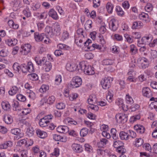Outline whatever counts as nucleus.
I'll return each instance as SVG.
<instances>
[{"label":"nucleus","mask_w":157,"mask_h":157,"mask_svg":"<svg viewBox=\"0 0 157 157\" xmlns=\"http://www.w3.org/2000/svg\"><path fill=\"white\" fill-rule=\"evenodd\" d=\"M81 69L83 71L85 74L88 75H91L95 73L94 68L91 66L87 65L85 62H80L79 64L78 70Z\"/></svg>","instance_id":"obj_1"},{"label":"nucleus","mask_w":157,"mask_h":157,"mask_svg":"<svg viewBox=\"0 0 157 157\" xmlns=\"http://www.w3.org/2000/svg\"><path fill=\"white\" fill-rule=\"evenodd\" d=\"M20 69L23 73H26L27 71L29 73H33L34 71V69L33 63L31 62H29L27 64H23L20 66Z\"/></svg>","instance_id":"obj_2"},{"label":"nucleus","mask_w":157,"mask_h":157,"mask_svg":"<svg viewBox=\"0 0 157 157\" xmlns=\"http://www.w3.org/2000/svg\"><path fill=\"white\" fill-rule=\"evenodd\" d=\"M53 117L52 115L51 114L44 116L40 120L39 122V125L43 127L47 126L50 122V120H51Z\"/></svg>","instance_id":"obj_3"},{"label":"nucleus","mask_w":157,"mask_h":157,"mask_svg":"<svg viewBox=\"0 0 157 157\" xmlns=\"http://www.w3.org/2000/svg\"><path fill=\"white\" fill-rule=\"evenodd\" d=\"M82 83L81 78L79 77L76 76L73 78L69 86L72 88H77L81 85Z\"/></svg>","instance_id":"obj_4"},{"label":"nucleus","mask_w":157,"mask_h":157,"mask_svg":"<svg viewBox=\"0 0 157 157\" xmlns=\"http://www.w3.org/2000/svg\"><path fill=\"white\" fill-rule=\"evenodd\" d=\"M113 80V78L109 77L102 79L101 81V84L103 88L105 89L109 88L110 86L111 83Z\"/></svg>","instance_id":"obj_5"},{"label":"nucleus","mask_w":157,"mask_h":157,"mask_svg":"<svg viewBox=\"0 0 157 157\" xmlns=\"http://www.w3.org/2000/svg\"><path fill=\"white\" fill-rule=\"evenodd\" d=\"M91 44V40L88 39L84 43V45L87 47V48L90 51L94 50L95 48L101 50V47L100 46L96 44H93L91 45H90Z\"/></svg>","instance_id":"obj_6"},{"label":"nucleus","mask_w":157,"mask_h":157,"mask_svg":"<svg viewBox=\"0 0 157 157\" xmlns=\"http://www.w3.org/2000/svg\"><path fill=\"white\" fill-rule=\"evenodd\" d=\"M152 39L153 37L151 35H146L142 37L141 43L139 40L138 41V44H142L149 45L150 46V44H151V42Z\"/></svg>","instance_id":"obj_7"},{"label":"nucleus","mask_w":157,"mask_h":157,"mask_svg":"<svg viewBox=\"0 0 157 157\" xmlns=\"http://www.w3.org/2000/svg\"><path fill=\"white\" fill-rule=\"evenodd\" d=\"M127 115L123 113H121L117 114L116 118L117 121L119 123H124L127 120Z\"/></svg>","instance_id":"obj_8"},{"label":"nucleus","mask_w":157,"mask_h":157,"mask_svg":"<svg viewBox=\"0 0 157 157\" xmlns=\"http://www.w3.org/2000/svg\"><path fill=\"white\" fill-rule=\"evenodd\" d=\"M137 62L138 63H140L142 68H145L147 67L149 65L148 60L144 57H140L137 59Z\"/></svg>","instance_id":"obj_9"},{"label":"nucleus","mask_w":157,"mask_h":157,"mask_svg":"<svg viewBox=\"0 0 157 157\" xmlns=\"http://www.w3.org/2000/svg\"><path fill=\"white\" fill-rule=\"evenodd\" d=\"M109 25L111 30L113 31H115L118 28V22L115 19H113L110 21Z\"/></svg>","instance_id":"obj_10"},{"label":"nucleus","mask_w":157,"mask_h":157,"mask_svg":"<svg viewBox=\"0 0 157 157\" xmlns=\"http://www.w3.org/2000/svg\"><path fill=\"white\" fill-rule=\"evenodd\" d=\"M34 37L36 42H40L46 37V36L44 33L39 34L38 33L36 32L34 34Z\"/></svg>","instance_id":"obj_11"},{"label":"nucleus","mask_w":157,"mask_h":157,"mask_svg":"<svg viewBox=\"0 0 157 157\" xmlns=\"http://www.w3.org/2000/svg\"><path fill=\"white\" fill-rule=\"evenodd\" d=\"M31 48V46L29 44H25L21 46L22 50L21 52L23 54L27 55L30 52Z\"/></svg>","instance_id":"obj_12"},{"label":"nucleus","mask_w":157,"mask_h":157,"mask_svg":"<svg viewBox=\"0 0 157 157\" xmlns=\"http://www.w3.org/2000/svg\"><path fill=\"white\" fill-rule=\"evenodd\" d=\"M78 68L77 65L75 63H67L66 65L67 70L70 72H72L76 70Z\"/></svg>","instance_id":"obj_13"},{"label":"nucleus","mask_w":157,"mask_h":157,"mask_svg":"<svg viewBox=\"0 0 157 157\" xmlns=\"http://www.w3.org/2000/svg\"><path fill=\"white\" fill-rule=\"evenodd\" d=\"M142 92L144 96L148 98H151L152 95V92L148 87H145L143 88Z\"/></svg>","instance_id":"obj_14"},{"label":"nucleus","mask_w":157,"mask_h":157,"mask_svg":"<svg viewBox=\"0 0 157 157\" xmlns=\"http://www.w3.org/2000/svg\"><path fill=\"white\" fill-rule=\"evenodd\" d=\"M21 130L18 128H15L12 129L11 130V132L15 135H17L15 137V138L19 139L22 137L23 135V134L20 133Z\"/></svg>","instance_id":"obj_15"},{"label":"nucleus","mask_w":157,"mask_h":157,"mask_svg":"<svg viewBox=\"0 0 157 157\" xmlns=\"http://www.w3.org/2000/svg\"><path fill=\"white\" fill-rule=\"evenodd\" d=\"M72 147L73 151L76 152L80 153L82 151V147L79 144H73Z\"/></svg>","instance_id":"obj_16"},{"label":"nucleus","mask_w":157,"mask_h":157,"mask_svg":"<svg viewBox=\"0 0 157 157\" xmlns=\"http://www.w3.org/2000/svg\"><path fill=\"white\" fill-rule=\"evenodd\" d=\"M57 131L61 133H66L69 131V128L66 126H59L57 128Z\"/></svg>","instance_id":"obj_17"},{"label":"nucleus","mask_w":157,"mask_h":157,"mask_svg":"<svg viewBox=\"0 0 157 157\" xmlns=\"http://www.w3.org/2000/svg\"><path fill=\"white\" fill-rule=\"evenodd\" d=\"M134 129L137 131V132L142 134L145 131L144 127L140 125H136L134 127Z\"/></svg>","instance_id":"obj_18"},{"label":"nucleus","mask_w":157,"mask_h":157,"mask_svg":"<svg viewBox=\"0 0 157 157\" xmlns=\"http://www.w3.org/2000/svg\"><path fill=\"white\" fill-rule=\"evenodd\" d=\"M3 119L5 123L7 124H11L13 121V119L12 117L9 115H5L4 116Z\"/></svg>","instance_id":"obj_19"},{"label":"nucleus","mask_w":157,"mask_h":157,"mask_svg":"<svg viewBox=\"0 0 157 157\" xmlns=\"http://www.w3.org/2000/svg\"><path fill=\"white\" fill-rule=\"evenodd\" d=\"M119 136L121 140H127L129 139V135L128 133L124 131L120 132L119 133Z\"/></svg>","instance_id":"obj_20"},{"label":"nucleus","mask_w":157,"mask_h":157,"mask_svg":"<svg viewBox=\"0 0 157 157\" xmlns=\"http://www.w3.org/2000/svg\"><path fill=\"white\" fill-rule=\"evenodd\" d=\"M6 43L9 46H14L17 44V40L15 39H9L6 40Z\"/></svg>","instance_id":"obj_21"},{"label":"nucleus","mask_w":157,"mask_h":157,"mask_svg":"<svg viewBox=\"0 0 157 157\" xmlns=\"http://www.w3.org/2000/svg\"><path fill=\"white\" fill-rule=\"evenodd\" d=\"M108 141L105 138H102L100 141L98 142L97 145L98 146L100 147H103L108 143Z\"/></svg>","instance_id":"obj_22"},{"label":"nucleus","mask_w":157,"mask_h":157,"mask_svg":"<svg viewBox=\"0 0 157 157\" xmlns=\"http://www.w3.org/2000/svg\"><path fill=\"white\" fill-rule=\"evenodd\" d=\"M48 15L55 20L58 19V16L56 12L53 9H51L48 12Z\"/></svg>","instance_id":"obj_23"},{"label":"nucleus","mask_w":157,"mask_h":157,"mask_svg":"<svg viewBox=\"0 0 157 157\" xmlns=\"http://www.w3.org/2000/svg\"><path fill=\"white\" fill-rule=\"evenodd\" d=\"M143 26V23L140 21H136L133 23L132 25V28L136 29H140Z\"/></svg>","instance_id":"obj_24"},{"label":"nucleus","mask_w":157,"mask_h":157,"mask_svg":"<svg viewBox=\"0 0 157 157\" xmlns=\"http://www.w3.org/2000/svg\"><path fill=\"white\" fill-rule=\"evenodd\" d=\"M13 145V143L11 141L6 142L3 144L0 145V148L2 149H6L8 147H11Z\"/></svg>","instance_id":"obj_25"},{"label":"nucleus","mask_w":157,"mask_h":157,"mask_svg":"<svg viewBox=\"0 0 157 157\" xmlns=\"http://www.w3.org/2000/svg\"><path fill=\"white\" fill-rule=\"evenodd\" d=\"M36 133L37 136L41 138H44L47 136V134L45 132L40 129H38L36 131Z\"/></svg>","instance_id":"obj_26"},{"label":"nucleus","mask_w":157,"mask_h":157,"mask_svg":"<svg viewBox=\"0 0 157 157\" xmlns=\"http://www.w3.org/2000/svg\"><path fill=\"white\" fill-rule=\"evenodd\" d=\"M43 67L44 68L46 71H49L52 68V65L51 63L49 61H46L43 65Z\"/></svg>","instance_id":"obj_27"},{"label":"nucleus","mask_w":157,"mask_h":157,"mask_svg":"<svg viewBox=\"0 0 157 157\" xmlns=\"http://www.w3.org/2000/svg\"><path fill=\"white\" fill-rule=\"evenodd\" d=\"M54 29L56 35H59L60 33L61 28L58 23L56 22L54 25Z\"/></svg>","instance_id":"obj_28"},{"label":"nucleus","mask_w":157,"mask_h":157,"mask_svg":"<svg viewBox=\"0 0 157 157\" xmlns=\"http://www.w3.org/2000/svg\"><path fill=\"white\" fill-rule=\"evenodd\" d=\"M35 61L38 65L41 66L42 65H43L46 61H47L45 59V58L44 57H43L41 59L37 57H36L35 58Z\"/></svg>","instance_id":"obj_29"},{"label":"nucleus","mask_w":157,"mask_h":157,"mask_svg":"<svg viewBox=\"0 0 157 157\" xmlns=\"http://www.w3.org/2000/svg\"><path fill=\"white\" fill-rule=\"evenodd\" d=\"M18 91V89L16 86H12L10 90L9 91V93L10 95L12 96L16 94Z\"/></svg>","instance_id":"obj_30"},{"label":"nucleus","mask_w":157,"mask_h":157,"mask_svg":"<svg viewBox=\"0 0 157 157\" xmlns=\"http://www.w3.org/2000/svg\"><path fill=\"white\" fill-rule=\"evenodd\" d=\"M113 8V5L111 3L108 2L106 5V8L109 13H112Z\"/></svg>","instance_id":"obj_31"},{"label":"nucleus","mask_w":157,"mask_h":157,"mask_svg":"<svg viewBox=\"0 0 157 157\" xmlns=\"http://www.w3.org/2000/svg\"><path fill=\"white\" fill-rule=\"evenodd\" d=\"M26 133L27 135L29 137L33 136L34 133V130L33 128L31 127H29L26 132Z\"/></svg>","instance_id":"obj_32"},{"label":"nucleus","mask_w":157,"mask_h":157,"mask_svg":"<svg viewBox=\"0 0 157 157\" xmlns=\"http://www.w3.org/2000/svg\"><path fill=\"white\" fill-rule=\"evenodd\" d=\"M12 106L13 107V109L14 111H20L21 110L20 106L17 101H13V103L12 104Z\"/></svg>","instance_id":"obj_33"},{"label":"nucleus","mask_w":157,"mask_h":157,"mask_svg":"<svg viewBox=\"0 0 157 157\" xmlns=\"http://www.w3.org/2000/svg\"><path fill=\"white\" fill-rule=\"evenodd\" d=\"M113 145L115 148H117L122 146L123 145V143L121 141L117 140H114L113 141Z\"/></svg>","instance_id":"obj_34"},{"label":"nucleus","mask_w":157,"mask_h":157,"mask_svg":"<svg viewBox=\"0 0 157 157\" xmlns=\"http://www.w3.org/2000/svg\"><path fill=\"white\" fill-rule=\"evenodd\" d=\"M139 17L140 19H142L145 20V21H149V16L148 15L144 13H142L139 15Z\"/></svg>","instance_id":"obj_35"},{"label":"nucleus","mask_w":157,"mask_h":157,"mask_svg":"<svg viewBox=\"0 0 157 157\" xmlns=\"http://www.w3.org/2000/svg\"><path fill=\"white\" fill-rule=\"evenodd\" d=\"M2 106L4 110H9L10 108V105L7 102H2Z\"/></svg>","instance_id":"obj_36"},{"label":"nucleus","mask_w":157,"mask_h":157,"mask_svg":"<svg viewBox=\"0 0 157 157\" xmlns=\"http://www.w3.org/2000/svg\"><path fill=\"white\" fill-rule=\"evenodd\" d=\"M111 134L112 137L114 140H117L118 138V136L116 135L117 130L114 128H112L111 129Z\"/></svg>","instance_id":"obj_37"},{"label":"nucleus","mask_w":157,"mask_h":157,"mask_svg":"<svg viewBox=\"0 0 157 157\" xmlns=\"http://www.w3.org/2000/svg\"><path fill=\"white\" fill-rule=\"evenodd\" d=\"M138 50L134 44H132L130 46V52L132 55L135 54L137 52Z\"/></svg>","instance_id":"obj_38"},{"label":"nucleus","mask_w":157,"mask_h":157,"mask_svg":"<svg viewBox=\"0 0 157 157\" xmlns=\"http://www.w3.org/2000/svg\"><path fill=\"white\" fill-rule=\"evenodd\" d=\"M144 143L143 140L141 138L136 139V140L135 145L136 146L139 147L142 145Z\"/></svg>","instance_id":"obj_39"},{"label":"nucleus","mask_w":157,"mask_h":157,"mask_svg":"<svg viewBox=\"0 0 157 157\" xmlns=\"http://www.w3.org/2000/svg\"><path fill=\"white\" fill-rule=\"evenodd\" d=\"M116 11L118 15L122 16L124 14V12L122 9L119 6H117L116 8Z\"/></svg>","instance_id":"obj_40"},{"label":"nucleus","mask_w":157,"mask_h":157,"mask_svg":"<svg viewBox=\"0 0 157 157\" xmlns=\"http://www.w3.org/2000/svg\"><path fill=\"white\" fill-rule=\"evenodd\" d=\"M58 48L60 49L63 50H68L70 47L68 46L63 44H59L57 45Z\"/></svg>","instance_id":"obj_41"},{"label":"nucleus","mask_w":157,"mask_h":157,"mask_svg":"<svg viewBox=\"0 0 157 157\" xmlns=\"http://www.w3.org/2000/svg\"><path fill=\"white\" fill-rule=\"evenodd\" d=\"M88 132V129L86 128H83L80 131V134L81 136L84 137L86 136Z\"/></svg>","instance_id":"obj_42"},{"label":"nucleus","mask_w":157,"mask_h":157,"mask_svg":"<svg viewBox=\"0 0 157 157\" xmlns=\"http://www.w3.org/2000/svg\"><path fill=\"white\" fill-rule=\"evenodd\" d=\"M23 13L26 17H28L31 16V13L29 8H26L23 11Z\"/></svg>","instance_id":"obj_43"},{"label":"nucleus","mask_w":157,"mask_h":157,"mask_svg":"<svg viewBox=\"0 0 157 157\" xmlns=\"http://www.w3.org/2000/svg\"><path fill=\"white\" fill-rule=\"evenodd\" d=\"M113 63V61L111 59H105L102 61V64L104 65H111Z\"/></svg>","instance_id":"obj_44"},{"label":"nucleus","mask_w":157,"mask_h":157,"mask_svg":"<svg viewBox=\"0 0 157 157\" xmlns=\"http://www.w3.org/2000/svg\"><path fill=\"white\" fill-rule=\"evenodd\" d=\"M126 102L128 104H132L133 103V100L128 94L126 95Z\"/></svg>","instance_id":"obj_45"},{"label":"nucleus","mask_w":157,"mask_h":157,"mask_svg":"<svg viewBox=\"0 0 157 157\" xmlns=\"http://www.w3.org/2000/svg\"><path fill=\"white\" fill-rule=\"evenodd\" d=\"M77 33L79 35V36L82 38H84L86 35L85 34L82 29H79L77 31Z\"/></svg>","instance_id":"obj_46"},{"label":"nucleus","mask_w":157,"mask_h":157,"mask_svg":"<svg viewBox=\"0 0 157 157\" xmlns=\"http://www.w3.org/2000/svg\"><path fill=\"white\" fill-rule=\"evenodd\" d=\"M21 3V1L20 0H14L12 2V5L13 7H18L20 6Z\"/></svg>","instance_id":"obj_47"},{"label":"nucleus","mask_w":157,"mask_h":157,"mask_svg":"<svg viewBox=\"0 0 157 157\" xmlns=\"http://www.w3.org/2000/svg\"><path fill=\"white\" fill-rule=\"evenodd\" d=\"M49 88V86H48L45 85H43L40 88L39 91L41 93H44L48 90Z\"/></svg>","instance_id":"obj_48"},{"label":"nucleus","mask_w":157,"mask_h":157,"mask_svg":"<svg viewBox=\"0 0 157 157\" xmlns=\"http://www.w3.org/2000/svg\"><path fill=\"white\" fill-rule=\"evenodd\" d=\"M55 82L56 84L58 85L60 84L62 81V77L60 75L56 76L55 78Z\"/></svg>","instance_id":"obj_49"},{"label":"nucleus","mask_w":157,"mask_h":157,"mask_svg":"<svg viewBox=\"0 0 157 157\" xmlns=\"http://www.w3.org/2000/svg\"><path fill=\"white\" fill-rule=\"evenodd\" d=\"M17 145L18 146H21L23 145H25L27 147V142L26 139H23L17 142Z\"/></svg>","instance_id":"obj_50"},{"label":"nucleus","mask_w":157,"mask_h":157,"mask_svg":"<svg viewBox=\"0 0 157 157\" xmlns=\"http://www.w3.org/2000/svg\"><path fill=\"white\" fill-rule=\"evenodd\" d=\"M13 67L16 72H18L20 70V66H19L18 63H14Z\"/></svg>","instance_id":"obj_51"},{"label":"nucleus","mask_w":157,"mask_h":157,"mask_svg":"<svg viewBox=\"0 0 157 157\" xmlns=\"http://www.w3.org/2000/svg\"><path fill=\"white\" fill-rule=\"evenodd\" d=\"M116 103L117 105L119 106L120 107H121L123 109L124 108V105L123 104V100L122 99H118L116 101Z\"/></svg>","instance_id":"obj_52"},{"label":"nucleus","mask_w":157,"mask_h":157,"mask_svg":"<svg viewBox=\"0 0 157 157\" xmlns=\"http://www.w3.org/2000/svg\"><path fill=\"white\" fill-rule=\"evenodd\" d=\"M143 147L147 151L150 152H151L152 149H151V147L149 144H144L143 145Z\"/></svg>","instance_id":"obj_53"},{"label":"nucleus","mask_w":157,"mask_h":157,"mask_svg":"<svg viewBox=\"0 0 157 157\" xmlns=\"http://www.w3.org/2000/svg\"><path fill=\"white\" fill-rule=\"evenodd\" d=\"M57 109H62L65 107V105L63 103L60 102L58 103L56 105Z\"/></svg>","instance_id":"obj_54"},{"label":"nucleus","mask_w":157,"mask_h":157,"mask_svg":"<svg viewBox=\"0 0 157 157\" xmlns=\"http://www.w3.org/2000/svg\"><path fill=\"white\" fill-rule=\"evenodd\" d=\"M30 79L33 81L37 80L38 79L37 75L36 74H33L30 75L29 76Z\"/></svg>","instance_id":"obj_55"},{"label":"nucleus","mask_w":157,"mask_h":157,"mask_svg":"<svg viewBox=\"0 0 157 157\" xmlns=\"http://www.w3.org/2000/svg\"><path fill=\"white\" fill-rule=\"evenodd\" d=\"M55 100V98L53 96H50L47 100V102L50 104H52L53 103Z\"/></svg>","instance_id":"obj_56"},{"label":"nucleus","mask_w":157,"mask_h":157,"mask_svg":"<svg viewBox=\"0 0 157 157\" xmlns=\"http://www.w3.org/2000/svg\"><path fill=\"white\" fill-rule=\"evenodd\" d=\"M17 99L20 101L24 102L26 100V98L23 95L19 94L17 96Z\"/></svg>","instance_id":"obj_57"},{"label":"nucleus","mask_w":157,"mask_h":157,"mask_svg":"<svg viewBox=\"0 0 157 157\" xmlns=\"http://www.w3.org/2000/svg\"><path fill=\"white\" fill-rule=\"evenodd\" d=\"M45 32L48 34L51 35L52 34V29L51 27L47 26L45 28Z\"/></svg>","instance_id":"obj_58"},{"label":"nucleus","mask_w":157,"mask_h":157,"mask_svg":"<svg viewBox=\"0 0 157 157\" xmlns=\"http://www.w3.org/2000/svg\"><path fill=\"white\" fill-rule=\"evenodd\" d=\"M124 36L125 39L129 43H132L133 41V39L132 37H130V35L127 34H124Z\"/></svg>","instance_id":"obj_59"},{"label":"nucleus","mask_w":157,"mask_h":157,"mask_svg":"<svg viewBox=\"0 0 157 157\" xmlns=\"http://www.w3.org/2000/svg\"><path fill=\"white\" fill-rule=\"evenodd\" d=\"M117 151L120 153H121L122 154H124L126 152V150L124 148V146H122L118 147L117 149Z\"/></svg>","instance_id":"obj_60"},{"label":"nucleus","mask_w":157,"mask_h":157,"mask_svg":"<svg viewBox=\"0 0 157 157\" xmlns=\"http://www.w3.org/2000/svg\"><path fill=\"white\" fill-rule=\"evenodd\" d=\"M132 37L133 38L138 39L141 37V35L139 33L134 32L132 33Z\"/></svg>","instance_id":"obj_61"},{"label":"nucleus","mask_w":157,"mask_h":157,"mask_svg":"<svg viewBox=\"0 0 157 157\" xmlns=\"http://www.w3.org/2000/svg\"><path fill=\"white\" fill-rule=\"evenodd\" d=\"M69 37L68 33L67 31H64L62 35L61 39L63 40H64L68 38Z\"/></svg>","instance_id":"obj_62"},{"label":"nucleus","mask_w":157,"mask_h":157,"mask_svg":"<svg viewBox=\"0 0 157 157\" xmlns=\"http://www.w3.org/2000/svg\"><path fill=\"white\" fill-rule=\"evenodd\" d=\"M139 105L137 104H134L131 106V111L134 112L139 108Z\"/></svg>","instance_id":"obj_63"},{"label":"nucleus","mask_w":157,"mask_h":157,"mask_svg":"<svg viewBox=\"0 0 157 157\" xmlns=\"http://www.w3.org/2000/svg\"><path fill=\"white\" fill-rule=\"evenodd\" d=\"M128 134L129 135V139L130 137L135 138L136 136V133L132 131L129 130L128 132Z\"/></svg>","instance_id":"obj_64"}]
</instances>
